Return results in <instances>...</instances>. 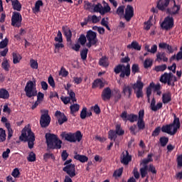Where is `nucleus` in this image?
<instances>
[{
    "instance_id": "f257e3e1",
    "label": "nucleus",
    "mask_w": 182,
    "mask_h": 182,
    "mask_svg": "<svg viewBox=\"0 0 182 182\" xmlns=\"http://www.w3.org/2000/svg\"><path fill=\"white\" fill-rule=\"evenodd\" d=\"M36 81L28 80L25 87L24 91L27 97L31 98L37 96V102H42L44 99V94L36 90Z\"/></svg>"
},
{
    "instance_id": "f03ea898",
    "label": "nucleus",
    "mask_w": 182,
    "mask_h": 182,
    "mask_svg": "<svg viewBox=\"0 0 182 182\" xmlns=\"http://www.w3.org/2000/svg\"><path fill=\"white\" fill-rule=\"evenodd\" d=\"M48 150L60 149L62 141L55 134L47 133L45 135Z\"/></svg>"
},
{
    "instance_id": "7ed1b4c3",
    "label": "nucleus",
    "mask_w": 182,
    "mask_h": 182,
    "mask_svg": "<svg viewBox=\"0 0 182 182\" xmlns=\"http://www.w3.org/2000/svg\"><path fill=\"white\" fill-rule=\"evenodd\" d=\"M173 122L170 124L162 125L161 130L164 133H166L171 136L175 135L178 130L181 128V122L180 119L177 117V116L173 114Z\"/></svg>"
},
{
    "instance_id": "20e7f679",
    "label": "nucleus",
    "mask_w": 182,
    "mask_h": 182,
    "mask_svg": "<svg viewBox=\"0 0 182 182\" xmlns=\"http://www.w3.org/2000/svg\"><path fill=\"white\" fill-rule=\"evenodd\" d=\"M19 139L21 141H28V148L32 149L34 146L35 135L31 129H23L21 134L19 136Z\"/></svg>"
},
{
    "instance_id": "39448f33",
    "label": "nucleus",
    "mask_w": 182,
    "mask_h": 182,
    "mask_svg": "<svg viewBox=\"0 0 182 182\" xmlns=\"http://www.w3.org/2000/svg\"><path fill=\"white\" fill-rule=\"evenodd\" d=\"M60 136L65 139V141L70 143H75L76 141L80 142L82 139V134L80 131H77L75 133H66L65 132H62Z\"/></svg>"
},
{
    "instance_id": "423d86ee",
    "label": "nucleus",
    "mask_w": 182,
    "mask_h": 182,
    "mask_svg": "<svg viewBox=\"0 0 182 182\" xmlns=\"http://www.w3.org/2000/svg\"><path fill=\"white\" fill-rule=\"evenodd\" d=\"M114 73L116 75L120 74L119 77L122 79L125 77H129L131 75L130 64L128 63L127 65L124 64L117 65L114 68Z\"/></svg>"
},
{
    "instance_id": "0eeeda50",
    "label": "nucleus",
    "mask_w": 182,
    "mask_h": 182,
    "mask_svg": "<svg viewBox=\"0 0 182 182\" xmlns=\"http://www.w3.org/2000/svg\"><path fill=\"white\" fill-rule=\"evenodd\" d=\"M73 162V159H68L65 161L63 164V166H65L63 168V171L68 176H70V178H74L76 176V169H75V165L71 164Z\"/></svg>"
},
{
    "instance_id": "6e6552de",
    "label": "nucleus",
    "mask_w": 182,
    "mask_h": 182,
    "mask_svg": "<svg viewBox=\"0 0 182 182\" xmlns=\"http://www.w3.org/2000/svg\"><path fill=\"white\" fill-rule=\"evenodd\" d=\"M41 112V117H40L39 124L42 128H47L51 122L50 116L49 115L48 109H41L40 110Z\"/></svg>"
},
{
    "instance_id": "1a4fd4ad",
    "label": "nucleus",
    "mask_w": 182,
    "mask_h": 182,
    "mask_svg": "<svg viewBox=\"0 0 182 182\" xmlns=\"http://www.w3.org/2000/svg\"><path fill=\"white\" fill-rule=\"evenodd\" d=\"M104 3V7L102 6L100 3H98L97 4H92V10L94 12L100 13L101 15H105V14H107L111 11V8L109 6L107 3H106L105 1Z\"/></svg>"
},
{
    "instance_id": "9d476101",
    "label": "nucleus",
    "mask_w": 182,
    "mask_h": 182,
    "mask_svg": "<svg viewBox=\"0 0 182 182\" xmlns=\"http://www.w3.org/2000/svg\"><path fill=\"white\" fill-rule=\"evenodd\" d=\"M86 38L88 41L86 44V46L88 48H91L92 46H97V43L98 42L97 38L96 32L93 31L92 30H88L86 34Z\"/></svg>"
},
{
    "instance_id": "9b49d317",
    "label": "nucleus",
    "mask_w": 182,
    "mask_h": 182,
    "mask_svg": "<svg viewBox=\"0 0 182 182\" xmlns=\"http://www.w3.org/2000/svg\"><path fill=\"white\" fill-rule=\"evenodd\" d=\"M22 15L21 13L14 11L11 16V26L21 27L22 25Z\"/></svg>"
},
{
    "instance_id": "f8f14e48",
    "label": "nucleus",
    "mask_w": 182,
    "mask_h": 182,
    "mask_svg": "<svg viewBox=\"0 0 182 182\" xmlns=\"http://www.w3.org/2000/svg\"><path fill=\"white\" fill-rule=\"evenodd\" d=\"M173 74L172 73H164L161 75L159 81L164 84H167L168 86H174L175 84L172 82Z\"/></svg>"
},
{
    "instance_id": "ddd939ff",
    "label": "nucleus",
    "mask_w": 182,
    "mask_h": 182,
    "mask_svg": "<svg viewBox=\"0 0 182 182\" xmlns=\"http://www.w3.org/2000/svg\"><path fill=\"white\" fill-rule=\"evenodd\" d=\"M174 26V20L173 17L170 16H166L164 18V21L161 23V28L162 29H165L166 31H168L171 29Z\"/></svg>"
},
{
    "instance_id": "4468645a",
    "label": "nucleus",
    "mask_w": 182,
    "mask_h": 182,
    "mask_svg": "<svg viewBox=\"0 0 182 182\" xmlns=\"http://www.w3.org/2000/svg\"><path fill=\"white\" fill-rule=\"evenodd\" d=\"M121 117L124 122H130L134 123L137 122L139 119V116L135 114H127V112L124 111L122 113Z\"/></svg>"
},
{
    "instance_id": "2eb2a0df",
    "label": "nucleus",
    "mask_w": 182,
    "mask_h": 182,
    "mask_svg": "<svg viewBox=\"0 0 182 182\" xmlns=\"http://www.w3.org/2000/svg\"><path fill=\"white\" fill-rule=\"evenodd\" d=\"M144 109H140L139 111V119L137 121V127L139 130H144L146 124L144 122Z\"/></svg>"
},
{
    "instance_id": "dca6fc26",
    "label": "nucleus",
    "mask_w": 182,
    "mask_h": 182,
    "mask_svg": "<svg viewBox=\"0 0 182 182\" xmlns=\"http://www.w3.org/2000/svg\"><path fill=\"white\" fill-rule=\"evenodd\" d=\"M159 48L162 50H167L168 54H173L174 51L178 50L177 46H170L166 43H160L159 44Z\"/></svg>"
},
{
    "instance_id": "f3484780",
    "label": "nucleus",
    "mask_w": 182,
    "mask_h": 182,
    "mask_svg": "<svg viewBox=\"0 0 182 182\" xmlns=\"http://www.w3.org/2000/svg\"><path fill=\"white\" fill-rule=\"evenodd\" d=\"M134 16V9L133 6L128 5L125 9L124 19L129 22L131 18Z\"/></svg>"
},
{
    "instance_id": "a211bd4d",
    "label": "nucleus",
    "mask_w": 182,
    "mask_h": 182,
    "mask_svg": "<svg viewBox=\"0 0 182 182\" xmlns=\"http://www.w3.org/2000/svg\"><path fill=\"white\" fill-rule=\"evenodd\" d=\"M112 96V92L109 87H105L102 92H101V99H102V100L105 102L110 100Z\"/></svg>"
},
{
    "instance_id": "6ab92c4d",
    "label": "nucleus",
    "mask_w": 182,
    "mask_h": 182,
    "mask_svg": "<svg viewBox=\"0 0 182 182\" xmlns=\"http://www.w3.org/2000/svg\"><path fill=\"white\" fill-rule=\"evenodd\" d=\"M173 2L174 5L173 6V7L167 8L166 10V14L172 16L179 14V11L181 10V6L176 4L175 1Z\"/></svg>"
},
{
    "instance_id": "aec40b11",
    "label": "nucleus",
    "mask_w": 182,
    "mask_h": 182,
    "mask_svg": "<svg viewBox=\"0 0 182 182\" xmlns=\"http://www.w3.org/2000/svg\"><path fill=\"white\" fill-rule=\"evenodd\" d=\"M171 0H159L156 4L158 10L165 11L167 10Z\"/></svg>"
},
{
    "instance_id": "412c9836",
    "label": "nucleus",
    "mask_w": 182,
    "mask_h": 182,
    "mask_svg": "<svg viewBox=\"0 0 182 182\" xmlns=\"http://www.w3.org/2000/svg\"><path fill=\"white\" fill-rule=\"evenodd\" d=\"M55 116L57 119V120L58 121V123L60 125L63 124L65 122L68 121V117H66V115L65 114V113L61 112L59 110H57L55 113Z\"/></svg>"
},
{
    "instance_id": "4be33fe9",
    "label": "nucleus",
    "mask_w": 182,
    "mask_h": 182,
    "mask_svg": "<svg viewBox=\"0 0 182 182\" xmlns=\"http://www.w3.org/2000/svg\"><path fill=\"white\" fill-rule=\"evenodd\" d=\"M62 30L64 36H65V39H67V42L72 43V38H73V32L68 28V26H63L62 27Z\"/></svg>"
},
{
    "instance_id": "5701e85b",
    "label": "nucleus",
    "mask_w": 182,
    "mask_h": 182,
    "mask_svg": "<svg viewBox=\"0 0 182 182\" xmlns=\"http://www.w3.org/2000/svg\"><path fill=\"white\" fill-rule=\"evenodd\" d=\"M162 107H163L162 102H158L157 105H156V100L155 98H152L151 101V105H150V107L152 111L156 112L157 110L161 109Z\"/></svg>"
},
{
    "instance_id": "b1692460",
    "label": "nucleus",
    "mask_w": 182,
    "mask_h": 182,
    "mask_svg": "<svg viewBox=\"0 0 182 182\" xmlns=\"http://www.w3.org/2000/svg\"><path fill=\"white\" fill-rule=\"evenodd\" d=\"M122 92L125 96L128 97L130 99L131 95L133 94V87L130 85H124L122 88Z\"/></svg>"
},
{
    "instance_id": "393cba45",
    "label": "nucleus",
    "mask_w": 182,
    "mask_h": 182,
    "mask_svg": "<svg viewBox=\"0 0 182 182\" xmlns=\"http://www.w3.org/2000/svg\"><path fill=\"white\" fill-rule=\"evenodd\" d=\"M105 87L104 82L98 78L96 79L94 82L92 83V89H95L97 87H99L100 90L102 89Z\"/></svg>"
},
{
    "instance_id": "a878e982",
    "label": "nucleus",
    "mask_w": 182,
    "mask_h": 182,
    "mask_svg": "<svg viewBox=\"0 0 182 182\" xmlns=\"http://www.w3.org/2000/svg\"><path fill=\"white\" fill-rule=\"evenodd\" d=\"M144 87V84L141 81V80H137L136 82H135L132 85V88L134 91H136V90H143Z\"/></svg>"
},
{
    "instance_id": "bb28decb",
    "label": "nucleus",
    "mask_w": 182,
    "mask_h": 182,
    "mask_svg": "<svg viewBox=\"0 0 182 182\" xmlns=\"http://www.w3.org/2000/svg\"><path fill=\"white\" fill-rule=\"evenodd\" d=\"M11 6L14 11H21L22 10V5L18 0L12 1Z\"/></svg>"
},
{
    "instance_id": "cd10ccee",
    "label": "nucleus",
    "mask_w": 182,
    "mask_h": 182,
    "mask_svg": "<svg viewBox=\"0 0 182 182\" xmlns=\"http://www.w3.org/2000/svg\"><path fill=\"white\" fill-rule=\"evenodd\" d=\"M131 161L132 156L129 155V151H126V155H123V157L121 159V162L124 165H128Z\"/></svg>"
},
{
    "instance_id": "c85d7f7f",
    "label": "nucleus",
    "mask_w": 182,
    "mask_h": 182,
    "mask_svg": "<svg viewBox=\"0 0 182 182\" xmlns=\"http://www.w3.org/2000/svg\"><path fill=\"white\" fill-rule=\"evenodd\" d=\"M171 102V93L170 92L162 94V102L164 105L168 104Z\"/></svg>"
},
{
    "instance_id": "c756f323",
    "label": "nucleus",
    "mask_w": 182,
    "mask_h": 182,
    "mask_svg": "<svg viewBox=\"0 0 182 182\" xmlns=\"http://www.w3.org/2000/svg\"><path fill=\"white\" fill-rule=\"evenodd\" d=\"M128 49H134L135 50H141V46L136 41H133L130 45L127 46Z\"/></svg>"
},
{
    "instance_id": "7c9ffc66",
    "label": "nucleus",
    "mask_w": 182,
    "mask_h": 182,
    "mask_svg": "<svg viewBox=\"0 0 182 182\" xmlns=\"http://www.w3.org/2000/svg\"><path fill=\"white\" fill-rule=\"evenodd\" d=\"M125 134V131L123 130L120 124L116 125L114 139H117V135L123 136Z\"/></svg>"
},
{
    "instance_id": "2f4dec72",
    "label": "nucleus",
    "mask_w": 182,
    "mask_h": 182,
    "mask_svg": "<svg viewBox=\"0 0 182 182\" xmlns=\"http://www.w3.org/2000/svg\"><path fill=\"white\" fill-rule=\"evenodd\" d=\"M156 60L157 61H164V62H167L168 61V58H166L165 53H160L159 52L156 54Z\"/></svg>"
},
{
    "instance_id": "473e14b6",
    "label": "nucleus",
    "mask_w": 182,
    "mask_h": 182,
    "mask_svg": "<svg viewBox=\"0 0 182 182\" xmlns=\"http://www.w3.org/2000/svg\"><path fill=\"white\" fill-rule=\"evenodd\" d=\"M9 92L4 88L0 89V99L7 100L9 99Z\"/></svg>"
},
{
    "instance_id": "72a5a7b5",
    "label": "nucleus",
    "mask_w": 182,
    "mask_h": 182,
    "mask_svg": "<svg viewBox=\"0 0 182 182\" xmlns=\"http://www.w3.org/2000/svg\"><path fill=\"white\" fill-rule=\"evenodd\" d=\"M74 159L80 161V163H86L88 161V158L86 156L79 154L74 156Z\"/></svg>"
},
{
    "instance_id": "f704fd0d",
    "label": "nucleus",
    "mask_w": 182,
    "mask_h": 182,
    "mask_svg": "<svg viewBox=\"0 0 182 182\" xmlns=\"http://www.w3.org/2000/svg\"><path fill=\"white\" fill-rule=\"evenodd\" d=\"M144 68L148 69L153 66V60L151 58H146L143 63Z\"/></svg>"
},
{
    "instance_id": "c9c22d12",
    "label": "nucleus",
    "mask_w": 182,
    "mask_h": 182,
    "mask_svg": "<svg viewBox=\"0 0 182 182\" xmlns=\"http://www.w3.org/2000/svg\"><path fill=\"white\" fill-rule=\"evenodd\" d=\"M13 63L14 65L18 64L19 62H21V60L22 59V57L21 55L18 53H13Z\"/></svg>"
},
{
    "instance_id": "e433bc0d",
    "label": "nucleus",
    "mask_w": 182,
    "mask_h": 182,
    "mask_svg": "<svg viewBox=\"0 0 182 182\" xmlns=\"http://www.w3.org/2000/svg\"><path fill=\"white\" fill-rule=\"evenodd\" d=\"M167 68V66L166 64H162L161 65H156L155 68H154V70H155L156 73L160 72H164Z\"/></svg>"
},
{
    "instance_id": "4c0bfd02",
    "label": "nucleus",
    "mask_w": 182,
    "mask_h": 182,
    "mask_svg": "<svg viewBox=\"0 0 182 182\" xmlns=\"http://www.w3.org/2000/svg\"><path fill=\"white\" fill-rule=\"evenodd\" d=\"M140 173L141 178H144L148 174V165H144V166L140 168Z\"/></svg>"
},
{
    "instance_id": "58836bf2",
    "label": "nucleus",
    "mask_w": 182,
    "mask_h": 182,
    "mask_svg": "<svg viewBox=\"0 0 182 182\" xmlns=\"http://www.w3.org/2000/svg\"><path fill=\"white\" fill-rule=\"evenodd\" d=\"M70 114H74L75 113L77 112L80 109V105L78 104H73L70 105Z\"/></svg>"
},
{
    "instance_id": "ea45409f",
    "label": "nucleus",
    "mask_w": 182,
    "mask_h": 182,
    "mask_svg": "<svg viewBox=\"0 0 182 182\" xmlns=\"http://www.w3.org/2000/svg\"><path fill=\"white\" fill-rule=\"evenodd\" d=\"M99 65L103 67L109 66L108 60L106 57H102L99 60Z\"/></svg>"
},
{
    "instance_id": "a19ab883",
    "label": "nucleus",
    "mask_w": 182,
    "mask_h": 182,
    "mask_svg": "<svg viewBox=\"0 0 182 182\" xmlns=\"http://www.w3.org/2000/svg\"><path fill=\"white\" fill-rule=\"evenodd\" d=\"M1 68L6 72L9 71L10 65L9 63V61L6 59L4 60V61L1 63Z\"/></svg>"
},
{
    "instance_id": "79ce46f5",
    "label": "nucleus",
    "mask_w": 182,
    "mask_h": 182,
    "mask_svg": "<svg viewBox=\"0 0 182 182\" xmlns=\"http://www.w3.org/2000/svg\"><path fill=\"white\" fill-rule=\"evenodd\" d=\"M87 39V37L84 34H81L78 38L77 42L82 46H85Z\"/></svg>"
},
{
    "instance_id": "37998d69",
    "label": "nucleus",
    "mask_w": 182,
    "mask_h": 182,
    "mask_svg": "<svg viewBox=\"0 0 182 182\" xmlns=\"http://www.w3.org/2000/svg\"><path fill=\"white\" fill-rule=\"evenodd\" d=\"M87 52L88 49L86 48H84L81 51H80V57L82 60H86L87 57Z\"/></svg>"
},
{
    "instance_id": "c03bdc74",
    "label": "nucleus",
    "mask_w": 182,
    "mask_h": 182,
    "mask_svg": "<svg viewBox=\"0 0 182 182\" xmlns=\"http://www.w3.org/2000/svg\"><path fill=\"white\" fill-rule=\"evenodd\" d=\"M43 6V1L38 0L35 4V9H34L35 12H36V13L39 12L41 6Z\"/></svg>"
},
{
    "instance_id": "a18cd8bd",
    "label": "nucleus",
    "mask_w": 182,
    "mask_h": 182,
    "mask_svg": "<svg viewBox=\"0 0 182 182\" xmlns=\"http://www.w3.org/2000/svg\"><path fill=\"white\" fill-rule=\"evenodd\" d=\"M159 141L161 146H165L167 144H168L169 139L168 137L161 136L159 139Z\"/></svg>"
},
{
    "instance_id": "49530a36",
    "label": "nucleus",
    "mask_w": 182,
    "mask_h": 182,
    "mask_svg": "<svg viewBox=\"0 0 182 182\" xmlns=\"http://www.w3.org/2000/svg\"><path fill=\"white\" fill-rule=\"evenodd\" d=\"M55 160V156L51 153H46L43 155V159L45 161H48L49 159Z\"/></svg>"
},
{
    "instance_id": "de8ad7c7",
    "label": "nucleus",
    "mask_w": 182,
    "mask_h": 182,
    "mask_svg": "<svg viewBox=\"0 0 182 182\" xmlns=\"http://www.w3.org/2000/svg\"><path fill=\"white\" fill-rule=\"evenodd\" d=\"M6 138V131L4 129L0 128V141L1 142L5 141Z\"/></svg>"
},
{
    "instance_id": "09e8293b",
    "label": "nucleus",
    "mask_w": 182,
    "mask_h": 182,
    "mask_svg": "<svg viewBox=\"0 0 182 182\" xmlns=\"http://www.w3.org/2000/svg\"><path fill=\"white\" fill-rule=\"evenodd\" d=\"M92 5L90 2L87 1H84V10L85 11H90L92 10Z\"/></svg>"
},
{
    "instance_id": "8fccbe9b",
    "label": "nucleus",
    "mask_w": 182,
    "mask_h": 182,
    "mask_svg": "<svg viewBox=\"0 0 182 182\" xmlns=\"http://www.w3.org/2000/svg\"><path fill=\"white\" fill-rule=\"evenodd\" d=\"M8 43L9 39L7 38H5L0 42V49H5L8 46Z\"/></svg>"
},
{
    "instance_id": "3c124183",
    "label": "nucleus",
    "mask_w": 182,
    "mask_h": 182,
    "mask_svg": "<svg viewBox=\"0 0 182 182\" xmlns=\"http://www.w3.org/2000/svg\"><path fill=\"white\" fill-rule=\"evenodd\" d=\"M87 108L86 107H83L82 109L80 112V117L81 119H85L86 117H87Z\"/></svg>"
},
{
    "instance_id": "603ef678",
    "label": "nucleus",
    "mask_w": 182,
    "mask_h": 182,
    "mask_svg": "<svg viewBox=\"0 0 182 182\" xmlns=\"http://www.w3.org/2000/svg\"><path fill=\"white\" fill-rule=\"evenodd\" d=\"M68 91V95H69V97L70 98V100H72V102H77V100H76V95L75 93L72 90H68L67 89Z\"/></svg>"
},
{
    "instance_id": "864d4df0",
    "label": "nucleus",
    "mask_w": 182,
    "mask_h": 182,
    "mask_svg": "<svg viewBox=\"0 0 182 182\" xmlns=\"http://www.w3.org/2000/svg\"><path fill=\"white\" fill-rule=\"evenodd\" d=\"M150 87L154 89V91H159L161 90V85L160 83L155 85L154 82L150 83Z\"/></svg>"
},
{
    "instance_id": "5fc2aeb1",
    "label": "nucleus",
    "mask_w": 182,
    "mask_h": 182,
    "mask_svg": "<svg viewBox=\"0 0 182 182\" xmlns=\"http://www.w3.org/2000/svg\"><path fill=\"white\" fill-rule=\"evenodd\" d=\"M54 41L55 42L62 43L63 42V38L62 36V33L60 31H58V33H57V36L55 37Z\"/></svg>"
},
{
    "instance_id": "6e6d98bb",
    "label": "nucleus",
    "mask_w": 182,
    "mask_h": 182,
    "mask_svg": "<svg viewBox=\"0 0 182 182\" xmlns=\"http://www.w3.org/2000/svg\"><path fill=\"white\" fill-rule=\"evenodd\" d=\"M161 131V127H157L155 129H154V132L151 133V136L156 137L158 136Z\"/></svg>"
},
{
    "instance_id": "4d7b16f0",
    "label": "nucleus",
    "mask_w": 182,
    "mask_h": 182,
    "mask_svg": "<svg viewBox=\"0 0 182 182\" xmlns=\"http://www.w3.org/2000/svg\"><path fill=\"white\" fill-rule=\"evenodd\" d=\"M30 66L33 69H38V63L33 59L30 60Z\"/></svg>"
},
{
    "instance_id": "13d9d810",
    "label": "nucleus",
    "mask_w": 182,
    "mask_h": 182,
    "mask_svg": "<svg viewBox=\"0 0 182 182\" xmlns=\"http://www.w3.org/2000/svg\"><path fill=\"white\" fill-rule=\"evenodd\" d=\"M122 97L121 92L119 90H114V102H118Z\"/></svg>"
},
{
    "instance_id": "bf43d9fd",
    "label": "nucleus",
    "mask_w": 182,
    "mask_h": 182,
    "mask_svg": "<svg viewBox=\"0 0 182 182\" xmlns=\"http://www.w3.org/2000/svg\"><path fill=\"white\" fill-rule=\"evenodd\" d=\"M36 154L33 153V151H31L28 154V157L27 158L28 161H36Z\"/></svg>"
},
{
    "instance_id": "052dcab7",
    "label": "nucleus",
    "mask_w": 182,
    "mask_h": 182,
    "mask_svg": "<svg viewBox=\"0 0 182 182\" xmlns=\"http://www.w3.org/2000/svg\"><path fill=\"white\" fill-rule=\"evenodd\" d=\"M132 72L134 75L139 73V67L138 64H133L132 67Z\"/></svg>"
},
{
    "instance_id": "680f3d73",
    "label": "nucleus",
    "mask_w": 182,
    "mask_h": 182,
    "mask_svg": "<svg viewBox=\"0 0 182 182\" xmlns=\"http://www.w3.org/2000/svg\"><path fill=\"white\" fill-rule=\"evenodd\" d=\"M21 175V172H19V170L18 168H16L13 170L12 173H11V176L14 178H18V176Z\"/></svg>"
},
{
    "instance_id": "e2e57ef3",
    "label": "nucleus",
    "mask_w": 182,
    "mask_h": 182,
    "mask_svg": "<svg viewBox=\"0 0 182 182\" xmlns=\"http://www.w3.org/2000/svg\"><path fill=\"white\" fill-rule=\"evenodd\" d=\"M59 75L63 76V77H66L69 75V73L67 70H65V68H62Z\"/></svg>"
},
{
    "instance_id": "0e129e2a",
    "label": "nucleus",
    "mask_w": 182,
    "mask_h": 182,
    "mask_svg": "<svg viewBox=\"0 0 182 182\" xmlns=\"http://www.w3.org/2000/svg\"><path fill=\"white\" fill-rule=\"evenodd\" d=\"M135 95H136L137 99H140V97H144L143 90H134Z\"/></svg>"
},
{
    "instance_id": "69168bd1",
    "label": "nucleus",
    "mask_w": 182,
    "mask_h": 182,
    "mask_svg": "<svg viewBox=\"0 0 182 182\" xmlns=\"http://www.w3.org/2000/svg\"><path fill=\"white\" fill-rule=\"evenodd\" d=\"M48 84H50V85L53 87L55 88V80H53L52 76L48 77Z\"/></svg>"
},
{
    "instance_id": "338daca9",
    "label": "nucleus",
    "mask_w": 182,
    "mask_h": 182,
    "mask_svg": "<svg viewBox=\"0 0 182 182\" xmlns=\"http://www.w3.org/2000/svg\"><path fill=\"white\" fill-rule=\"evenodd\" d=\"M92 110H94V112L96 114H100L101 113V109L100 107L98 105H95L94 107H92Z\"/></svg>"
},
{
    "instance_id": "774afa93",
    "label": "nucleus",
    "mask_w": 182,
    "mask_h": 182,
    "mask_svg": "<svg viewBox=\"0 0 182 182\" xmlns=\"http://www.w3.org/2000/svg\"><path fill=\"white\" fill-rule=\"evenodd\" d=\"M61 101L63 102L64 105H68L72 100L69 97H61Z\"/></svg>"
}]
</instances>
